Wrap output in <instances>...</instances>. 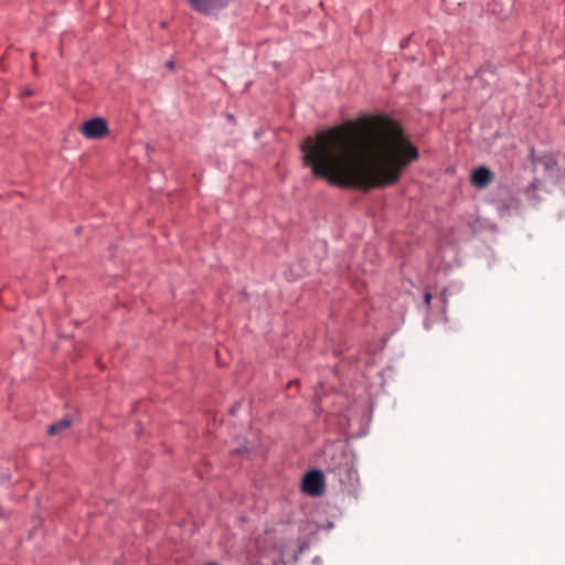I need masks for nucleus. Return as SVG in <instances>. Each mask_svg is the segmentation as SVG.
<instances>
[{
    "mask_svg": "<svg viewBox=\"0 0 565 565\" xmlns=\"http://www.w3.org/2000/svg\"><path fill=\"white\" fill-rule=\"evenodd\" d=\"M329 469L339 476H341L343 471L347 475H350L352 471L349 458L343 452L340 454L339 460L332 458V462L329 463Z\"/></svg>",
    "mask_w": 565,
    "mask_h": 565,
    "instance_id": "obj_6",
    "label": "nucleus"
},
{
    "mask_svg": "<svg viewBox=\"0 0 565 565\" xmlns=\"http://www.w3.org/2000/svg\"><path fill=\"white\" fill-rule=\"evenodd\" d=\"M492 180L493 173L486 167L475 169L471 174V182L478 189L486 188L492 182Z\"/></svg>",
    "mask_w": 565,
    "mask_h": 565,
    "instance_id": "obj_5",
    "label": "nucleus"
},
{
    "mask_svg": "<svg viewBox=\"0 0 565 565\" xmlns=\"http://www.w3.org/2000/svg\"><path fill=\"white\" fill-rule=\"evenodd\" d=\"M409 41H411V36H408V38L404 39V40L401 42V47H402V49H405V47L408 45Z\"/></svg>",
    "mask_w": 565,
    "mask_h": 565,
    "instance_id": "obj_10",
    "label": "nucleus"
},
{
    "mask_svg": "<svg viewBox=\"0 0 565 565\" xmlns=\"http://www.w3.org/2000/svg\"><path fill=\"white\" fill-rule=\"evenodd\" d=\"M430 300H431V295H430L429 292H426V294L424 295V301H425V305H426L427 307H429V306H430Z\"/></svg>",
    "mask_w": 565,
    "mask_h": 565,
    "instance_id": "obj_9",
    "label": "nucleus"
},
{
    "mask_svg": "<svg viewBox=\"0 0 565 565\" xmlns=\"http://www.w3.org/2000/svg\"><path fill=\"white\" fill-rule=\"evenodd\" d=\"M83 136L88 139H100L108 132V126L106 120L96 117L86 120L79 128Z\"/></svg>",
    "mask_w": 565,
    "mask_h": 565,
    "instance_id": "obj_2",
    "label": "nucleus"
},
{
    "mask_svg": "<svg viewBox=\"0 0 565 565\" xmlns=\"http://www.w3.org/2000/svg\"><path fill=\"white\" fill-rule=\"evenodd\" d=\"M305 164L332 185L364 192L396 184L419 157L402 126L386 116L347 121L301 145Z\"/></svg>",
    "mask_w": 565,
    "mask_h": 565,
    "instance_id": "obj_1",
    "label": "nucleus"
},
{
    "mask_svg": "<svg viewBox=\"0 0 565 565\" xmlns=\"http://www.w3.org/2000/svg\"><path fill=\"white\" fill-rule=\"evenodd\" d=\"M513 206H514V209H518V207H519V204H518V202H516V201L514 202V205H513Z\"/></svg>",
    "mask_w": 565,
    "mask_h": 565,
    "instance_id": "obj_12",
    "label": "nucleus"
},
{
    "mask_svg": "<svg viewBox=\"0 0 565 565\" xmlns=\"http://www.w3.org/2000/svg\"><path fill=\"white\" fill-rule=\"evenodd\" d=\"M32 94H33V92H32L30 88H25V89H23V90L20 93V96L23 98V97L31 96Z\"/></svg>",
    "mask_w": 565,
    "mask_h": 565,
    "instance_id": "obj_8",
    "label": "nucleus"
},
{
    "mask_svg": "<svg viewBox=\"0 0 565 565\" xmlns=\"http://www.w3.org/2000/svg\"><path fill=\"white\" fill-rule=\"evenodd\" d=\"M191 7L203 14H213L225 7L224 0H188Z\"/></svg>",
    "mask_w": 565,
    "mask_h": 565,
    "instance_id": "obj_4",
    "label": "nucleus"
},
{
    "mask_svg": "<svg viewBox=\"0 0 565 565\" xmlns=\"http://www.w3.org/2000/svg\"><path fill=\"white\" fill-rule=\"evenodd\" d=\"M324 488V477L322 472L312 470L305 475L302 480V490L310 495H320Z\"/></svg>",
    "mask_w": 565,
    "mask_h": 565,
    "instance_id": "obj_3",
    "label": "nucleus"
},
{
    "mask_svg": "<svg viewBox=\"0 0 565 565\" xmlns=\"http://www.w3.org/2000/svg\"><path fill=\"white\" fill-rule=\"evenodd\" d=\"M71 423H72L71 417H64L61 420L50 425L47 427V434L50 436L58 435L60 433H62V431L66 430L67 428H70Z\"/></svg>",
    "mask_w": 565,
    "mask_h": 565,
    "instance_id": "obj_7",
    "label": "nucleus"
},
{
    "mask_svg": "<svg viewBox=\"0 0 565 565\" xmlns=\"http://www.w3.org/2000/svg\"><path fill=\"white\" fill-rule=\"evenodd\" d=\"M167 66L170 67V68H173L174 67V64H173V61H167Z\"/></svg>",
    "mask_w": 565,
    "mask_h": 565,
    "instance_id": "obj_11",
    "label": "nucleus"
}]
</instances>
